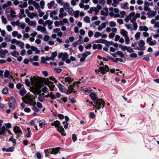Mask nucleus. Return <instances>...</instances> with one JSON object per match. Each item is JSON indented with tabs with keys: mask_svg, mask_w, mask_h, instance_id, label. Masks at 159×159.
<instances>
[{
	"mask_svg": "<svg viewBox=\"0 0 159 159\" xmlns=\"http://www.w3.org/2000/svg\"><path fill=\"white\" fill-rule=\"evenodd\" d=\"M30 82L28 79L25 80V84L28 86H30L31 85L33 87V93L34 94H38L40 92V89L41 86V82L38 79L31 76L30 79Z\"/></svg>",
	"mask_w": 159,
	"mask_h": 159,
	"instance_id": "obj_1",
	"label": "nucleus"
},
{
	"mask_svg": "<svg viewBox=\"0 0 159 159\" xmlns=\"http://www.w3.org/2000/svg\"><path fill=\"white\" fill-rule=\"evenodd\" d=\"M24 99V102L26 104L30 106L36 104L34 97L29 93L26 95Z\"/></svg>",
	"mask_w": 159,
	"mask_h": 159,
	"instance_id": "obj_2",
	"label": "nucleus"
},
{
	"mask_svg": "<svg viewBox=\"0 0 159 159\" xmlns=\"http://www.w3.org/2000/svg\"><path fill=\"white\" fill-rule=\"evenodd\" d=\"M52 126H54L56 128H57V130L60 132L62 136H65L66 133H65V130L62 126H61L60 122L58 120L54 121L53 123L51 124Z\"/></svg>",
	"mask_w": 159,
	"mask_h": 159,
	"instance_id": "obj_3",
	"label": "nucleus"
},
{
	"mask_svg": "<svg viewBox=\"0 0 159 159\" xmlns=\"http://www.w3.org/2000/svg\"><path fill=\"white\" fill-rule=\"evenodd\" d=\"M110 12L109 14L111 17H114L115 18L120 17V15L119 13V10L118 8H113L112 7H110L109 8Z\"/></svg>",
	"mask_w": 159,
	"mask_h": 159,
	"instance_id": "obj_4",
	"label": "nucleus"
},
{
	"mask_svg": "<svg viewBox=\"0 0 159 159\" xmlns=\"http://www.w3.org/2000/svg\"><path fill=\"white\" fill-rule=\"evenodd\" d=\"M94 103V107L97 110H99L101 108H103L104 106L105 102L102 99H97Z\"/></svg>",
	"mask_w": 159,
	"mask_h": 159,
	"instance_id": "obj_5",
	"label": "nucleus"
},
{
	"mask_svg": "<svg viewBox=\"0 0 159 159\" xmlns=\"http://www.w3.org/2000/svg\"><path fill=\"white\" fill-rule=\"evenodd\" d=\"M135 12L134 11L131 12L129 15L126 17L125 19V21L128 22L130 20L132 23L135 22L136 18L135 16Z\"/></svg>",
	"mask_w": 159,
	"mask_h": 159,
	"instance_id": "obj_6",
	"label": "nucleus"
},
{
	"mask_svg": "<svg viewBox=\"0 0 159 159\" xmlns=\"http://www.w3.org/2000/svg\"><path fill=\"white\" fill-rule=\"evenodd\" d=\"M6 13L10 12V16L8 17L9 19L12 20L14 18L16 17V12L12 10L11 8H7L6 10Z\"/></svg>",
	"mask_w": 159,
	"mask_h": 159,
	"instance_id": "obj_7",
	"label": "nucleus"
},
{
	"mask_svg": "<svg viewBox=\"0 0 159 159\" xmlns=\"http://www.w3.org/2000/svg\"><path fill=\"white\" fill-rule=\"evenodd\" d=\"M109 70L108 67L107 65H105L104 66L100 67H99V70H96L95 71L97 73L101 71V73L102 74H105L106 72H108Z\"/></svg>",
	"mask_w": 159,
	"mask_h": 159,
	"instance_id": "obj_8",
	"label": "nucleus"
},
{
	"mask_svg": "<svg viewBox=\"0 0 159 159\" xmlns=\"http://www.w3.org/2000/svg\"><path fill=\"white\" fill-rule=\"evenodd\" d=\"M145 44V42L143 40H140L138 43L139 47H138L136 49L140 50H144L145 48L144 46Z\"/></svg>",
	"mask_w": 159,
	"mask_h": 159,
	"instance_id": "obj_9",
	"label": "nucleus"
},
{
	"mask_svg": "<svg viewBox=\"0 0 159 159\" xmlns=\"http://www.w3.org/2000/svg\"><path fill=\"white\" fill-rule=\"evenodd\" d=\"M13 131L17 135L20 136L22 134V131L20 128L17 126L14 127Z\"/></svg>",
	"mask_w": 159,
	"mask_h": 159,
	"instance_id": "obj_10",
	"label": "nucleus"
},
{
	"mask_svg": "<svg viewBox=\"0 0 159 159\" xmlns=\"http://www.w3.org/2000/svg\"><path fill=\"white\" fill-rule=\"evenodd\" d=\"M15 99L13 97H11L9 102V107L14 109L15 107Z\"/></svg>",
	"mask_w": 159,
	"mask_h": 159,
	"instance_id": "obj_11",
	"label": "nucleus"
},
{
	"mask_svg": "<svg viewBox=\"0 0 159 159\" xmlns=\"http://www.w3.org/2000/svg\"><path fill=\"white\" fill-rule=\"evenodd\" d=\"M45 26H42L41 25H39L37 27V30L38 31H40L44 34H47L48 32H47Z\"/></svg>",
	"mask_w": 159,
	"mask_h": 159,
	"instance_id": "obj_12",
	"label": "nucleus"
},
{
	"mask_svg": "<svg viewBox=\"0 0 159 159\" xmlns=\"http://www.w3.org/2000/svg\"><path fill=\"white\" fill-rule=\"evenodd\" d=\"M25 20L26 22L28 23L30 26H34L36 25L35 21L30 20L28 18H26L25 19Z\"/></svg>",
	"mask_w": 159,
	"mask_h": 159,
	"instance_id": "obj_13",
	"label": "nucleus"
},
{
	"mask_svg": "<svg viewBox=\"0 0 159 159\" xmlns=\"http://www.w3.org/2000/svg\"><path fill=\"white\" fill-rule=\"evenodd\" d=\"M57 4H55V2L54 1H52L48 3L47 6L49 9H51L52 8H55Z\"/></svg>",
	"mask_w": 159,
	"mask_h": 159,
	"instance_id": "obj_14",
	"label": "nucleus"
},
{
	"mask_svg": "<svg viewBox=\"0 0 159 159\" xmlns=\"http://www.w3.org/2000/svg\"><path fill=\"white\" fill-rule=\"evenodd\" d=\"M74 85H70L69 87V89L67 90L66 91V94L68 93H71L72 92L74 93H75L76 92L75 89H74Z\"/></svg>",
	"mask_w": 159,
	"mask_h": 159,
	"instance_id": "obj_15",
	"label": "nucleus"
},
{
	"mask_svg": "<svg viewBox=\"0 0 159 159\" xmlns=\"http://www.w3.org/2000/svg\"><path fill=\"white\" fill-rule=\"evenodd\" d=\"M144 10L145 11H149L150 10V8L149 7L150 3L146 1L144 2Z\"/></svg>",
	"mask_w": 159,
	"mask_h": 159,
	"instance_id": "obj_16",
	"label": "nucleus"
},
{
	"mask_svg": "<svg viewBox=\"0 0 159 159\" xmlns=\"http://www.w3.org/2000/svg\"><path fill=\"white\" fill-rule=\"evenodd\" d=\"M57 87L61 92L66 93V90H65V87L62 85L59 84L57 85Z\"/></svg>",
	"mask_w": 159,
	"mask_h": 159,
	"instance_id": "obj_17",
	"label": "nucleus"
},
{
	"mask_svg": "<svg viewBox=\"0 0 159 159\" xmlns=\"http://www.w3.org/2000/svg\"><path fill=\"white\" fill-rule=\"evenodd\" d=\"M157 13L156 11H149L147 13V14L149 17H153L155 16Z\"/></svg>",
	"mask_w": 159,
	"mask_h": 159,
	"instance_id": "obj_18",
	"label": "nucleus"
},
{
	"mask_svg": "<svg viewBox=\"0 0 159 159\" xmlns=\"http://www.w3.org/2000/svg\"><path fill=\"white\" fill-rule=\"evenodd\" d=\"M90 96L94 102H95V101H96L97 99H98L97 95L95 93H91L90 94Z\"/></svg>",
	"mask_w": 159,
	"mask_h": 159,
	"instance_id": "obj_19",
	"label": "nucleus"
},
{
	"mask_svg": "<svg viewBox=\"0 0 159 159\" xmlns=\"http://www.w3.org/2000/svg\"><path fill=\"white\" fill-rule=\"evenodd\" d=\"M120 34L124 38L128 36V32L124 29H122L120 31Z\"/></svg>",
	"mask_w": 159,
	"mask_h": 159,
	"instance_id": "obj_20",
	"label": "nucleus"
},
{
	"mask_svg": "<svg viewBox=\"0 0 159 159\" xmlns=\"http://www.w3.org/2000/svg\"><path fill=\"white\" fill-rule=\"evenodd\" d=\"M90 0H80L81 3L79 4V6L81 8H83L84 7V3H88Z\"/></svg>",
	"mask_w": 159,
	"mask_h": 159,
	"instance_id": "obj_21",
	"label": "nucleus"
},
{
	"mask_svg": "<svg viewBox=\"0 0 159 159\" xmlns=\"http://www.w3.org/2000/svg\"><path fill=\"white\" fill-rule=\"evenodd\" d=\"M148 28L146 26L141 25L139 26V30L141 31L147 32L148 30Z\"/></svg>",
	"mask_w": 159,
	"mask_h": 159,
	"instance_id": "obj_22",
	"label": "nucleus"
},
{
	"mask_svg": "<svg viewBox=\"0 0 159 159\" xmlns=\"http://www.w3.org/2000/svg\"><path fill=\"white\" fill-rule=\"evenodd\" d=\"M106 24L105 22L102 23L101 25H99L98 30V31H101L103 29L106 28Z\"/></svg>",
	"mask_w": 159,
	"mask_h": 159,
	"instance_id": "obj_23",
	"label": "nucleus"
},
{
	"mask_svg": "<svg viewBox=\"0 0 159 159\" xmlns=\"http://www.w3.org/2000/svg\"><path fill=\"white\" fill-rule=\"evenodd\" d=\"M78 57L79 58H80V62H83L85 60V59L86 57L83 54H79L78 56Z\"/></svg>",
	"mask_w": 159,
	"mask_h": 159,
	"instance_id": "obj_24",
	"label": "nucleus"
},
{
	"mask_svg": "<svg viewBox=\"0 0 159 159\" xmlns=\"http://www.w3.org/2000/svg\"><path fill=\"white\" fill-rule=\"evenodd\" d=\"M65 82L69 84H71L73 81V79L69 77H65L64 79Z\"/></svg>",
	"mask_w": 159,
	"mask_h": 159,
	"instance_id": "obj_25",
	"label": "nucleus"
},
{
	"mask_svg": "<svg viewBox=\"0 0 159 159\" xmlns=\"http://www.w3.org/2000/svg\"><path fill=\"white\" fill-rule=\"evenodd\" d=\"M60 149V148L59 147L52 149L51 154H57Z\"/></svg>",
	"mask_w": 159,
	"mask_h": 159,
	"instance_id": "obj_26",
	"label": "nucleus"
},
{
	"mask_svg": "<svg viewBox=\"0 0 159 159\" xmlns=\"http://www.w3.org/2000/svg\"><path fill=\"white\" fill-rule=\"evenodd\" d=\"M8 52V51L7 50H0V57L3 58L5 56V54Z\"/></svg>",
	"mask_w": 159,
	"mask_h": 159,
	"instance_id": "obj_27",
	"label": "nucleus"
},
{
	"mask_svg": "<svg viewBox=\"0 0 159 159\" xmlns=\"http://www.w3.org/2000/svg\"><path fill=\"white\" fill-rule=\"evenodd\" d=\"M12 2L10 1H7V2L2 5V8L5 9L6 8L11 5Z\"/></svg>",
	"mask_w": 159,
	"mask_h": 159,
	"instance_id": "obj_28",
	"label": "nucleus"
},
{
	"mask_svg": "<svg viewBox=\"0 0 159 159\" xmlns=\"http://www.w3.org/2000/svg\"><path fill=\"white\" fill-rule=\"evenodd\" d=\"M30 48L31 50L33 51H34L36 54H39L40 52V50L38 49V48L34 46H31Z\"/></svg>",
	"mask_w": 159,
	"mask_h": 159,
	"instance_id": "obj_29",
	"label": "nucleus"
},
{
	"mask_svg": "<svg viewBox=\"0 0 159 159\" xmlns=\"http://www.w3.org/2000/svg\"><path fill=\"white\" fill-rule=\"evenodd\" d=\"M53 21L52 20H46L43 23V25L44 26H46L47 25H51L53 24Z\"/></svg>",
	"mask_w": 159,
	"mask_h": 159,
	"instance_id": "obj_30",
	"label": "nucleus"
},
{
	"mask_svg": "<svg viewBox=\"0 0 159 159\" xmlns=\"http://www.w3.org/2000/svg\"><path fill=\"white\" fill-rule=\"evenodd\" d=\"M100 23L101 22L100 20L96 21L94 23H93L90 25V26L91 27L95 28L96 27L95 25H99Z\"/></svg>",
	"mask_w": 159,
	"mask_h": 159,
	"instance_id": "obj_31",
	"label": "nucleus"
},
{
	"mask_svg": "<svg viewBox=\"0 0 159 159\" xmlns=\"http://www.w3.org/2000/svg\"><path fill=\"white\" fill-rule=\"evenodd\" d=\"M128 5V3L127 2H125V3H122L120 4V7L121 8L127 10L129 8Z\"/></svg>",
	"mask_w": 159,
	"mask_h": 159,
	"instance_id": "obj_32",
	"label": "nucleus"
},
{
	"mask_svg": "<svg viewBox=\"0 0 159 159\" xmlns=\"http://www.w3.org/2000/svg\"><path fill=\"white\" fill-rule=\"evenodd\" d=\"M37 14L34 12L30 13L28 14V16L31 19H33L35 17H37Z\"/></svg>",
	"mask_w": 159,
	"mask_h": 159,
	"instance_id": "obj_33",
	"label": "nucleus"
},
{
	"mask_svg": "<svg viewBox=\"0 0 159 159\" xmlns=\"http://www.w3.org/2000/svg\"><path fill=\"white\" fill-rule=\"evenodd\" d=\"M45 94L43 93L39 94L38 98L40 102H43L45 98Z\"/></svg>",
	"mask_w": 159,
	"mask_h": 159,
	"instance_id": "obj_34",
	"label": "nucleus"
},
{
	"mask_svg": "<svg viewBox=\"0 0 159 159\" xmlns=\"http://www.w3.org/2000/svg\"><path fill=\"white\" fill-rule=\"evenodd\" d=\"M60 25H64L65 24L69 23L67 19L66 18L63 19L62 20H60Z\"/></svg>",
	"mask_w": 159,
	"mask_h": 159,
	"instance_id": "obj_35",
	"label": "nucleus"
},
{
	"mask_svg": "<svg viewBox=\"0 0 159 159\" xmlns=\"http://www.w3.org/2000/svg\"><path fill=\"white\" fill-rule=\"evenodd\" d=\"M16 45L18 46L21 49H23L24 48V44L23 42L19 41H18Z\"/></svg>",
	"mask_w": 159,
	"mask_h": 159,
	"instance_id": "obj_36",
	"label": "nucleus"
},
{
	"mask_svg": "<svg viewBox=\"0 0 159 159\" xmlns=\"http://www.w3.org/2000/svg\"><path fill=\"white\" fill-rule=\"evenodd\" d=\"M47 85L48 86L50 90L52 91L54 90L55 85L52 82H51L50 83H49L47 84Z\"/></svg>",
	"mask_w": 159,
	"mask_h": 159,
	"instance_id": "obj_37",
	"label": "nucleus"
},
{
	"mask_svg": "<svg viewBox=\"0 0 159 159\" xmlns=\"http://www.w3.org/2000/svg\"><path fill=\"white\" fill-rule=\"evenodd\" d=\"M4 40L8 42L11 41V36L10 35L7 34L5 36Z\"/></svg>",
	"mask_w": 159,
	"mask_h": 159,
	"instance_id": "obj_38",
	"label": "nucleus"
},
{
	"mask_svg": "<svg viewBox=\"0 0 159 159\" xmlns=\"http://www.w3.org/2000/svg\"><path fill=\"white\" fill-rule=\"evenodd\" d=\"M26 92V90L25 89L22 88H21L20 90V94L21 96H23L24 95Z\"/></svg>",
	"mask_w": 159,
	"mask_h": 159,
	"instance_id": "obj_39",
	"label": "nucleus"
},
{
	"mask_svg": "<svg viewBox=\"0 0 159 159\" xmlns=\"http://www.w3.org/2000/svg\"><path fill=\"white\" fill-rule=\"evenodd\" d=\"M6 132V128L5 126H3L0 130V135H3Z\"/></svg>",
	"mask_w": 159,
	"mask_h": 159,
	"instance_id": "obj_40",
	"label": "nucleus"
},
{
	"mask_svg": "<svg viewBox=\"0 0 159 159\" xmlns=\"http://www.w3.org/2000/svg\"><path fill=\"white\" fill-rule=\"evenodd\" d=\"M68 12L70 15L73 16L74 13V11L72 8L70 7L68 9Z\"/></svg>",
	"mask_w": 159,
	"mask_h": 159,
	"instance_id": "obj_41",
	"label": "nucleus"
},
{
	"mask_svg": "<svg viewBox=\"0 0 159 159\" xmlns=\"http://www.w3.org/2000/svg\"><path fill=\"white\" fill-rule=\"evenodd\" d=\"M36 105H31L32 106L31 108L35 112H38L39 111V109L37 108L36 106Z\"/></svg>",
	"mask_w": 159,
	"mask_h": 159,
	"instance_id": "obj_42",
	"label": "nucleus"
},
{
	"mask_svg": "<svg viewBox=\"0 0 159 159\" xmlns=\"http://www.w3.org/2000/svg\"><path fill=\"white\" fill-rule=\"evenodd\" d=\"M84 20L85 22L89 23L90 22V17L88 16H86L84 18Z\"/></svg>",
	"mask_w": 159,
	"mask_h": 159,
	"instance_id": "obj_43",
	"label": "nucleus"
},
{
	"mask_svg": "<svg viewBox=\"0 0 159 159\" xmlns=\"http://www.w3.org/2000/svg\"><path fill=\"white\" fill-rule=\"evenodd\" d=\"M32 4L35 7L36 9L38 10L39 8V3H37L35 1L33 2Z\"/></svg>",
	"mask_w": 159,
	"mask_h": 159,
	"instance_id": "obj_44",
	"label": "nucleus"
},
{
	"mask_svg": "<svg viewBox=\"0 0 159 159\" xmlns=\"http://www.w3.org/2000/svg\"><path fill=\"white\" fill-rule=\"evenodd\" d=\"M57 12V10H54L50 13V16L51 17H53L54 15H56Z\"/></svg>",
	"mask_w": 159,
	"mask_h": 159,
	"instance_id": "obj_45",
	"label": "nucleus"
},
{
	"mask_svg": "<svg viewBox=\"0 0 159 159\" xmlns=\"http://www.w3.org/2000/svg\"><path fill=\"white\" fill-rule=\"evenodd\" d=\"M57 55V53L56 51L53 52L52 53V56L51 57L52 60H54L55 59V57Z\"/></svg>",
	"mask_w": 159,
	"mask_h": 159,
	"instance_id": "obj_46",
	"label": "nucleus"
},
{
	"mask_svg": "<svg viewBox=\"0 0 159 159\" xmlns=\"http://www.w3.org/2000/svg\"><path fill=\"white\" fill-rule=\"evenodd\" d=\"M102 35V33L98 32H96L94 33V37L95 38H98L101 36Z\"/></svg>",
	"mask_w": 159,
	"mask_h": 159,
	"instance_id": "obj_47",
	"label": "nucleus"
},
{
	"mask_svg": "<svg viewBox=\"0 0 159 159\" xmlns=\"http://www.w3.org/2000/svg\"><path fill=\"white\" fill-rule=\"evenodd\" d=\"M80 39H78L77 41L73 42L72 43V46L74 47H76L78 45L80 44Z\"/></svg>",
	"mask_w": 159,
	"mask_h": 159,
	"instance_id": "obj_48",
	"label": "nucleus"
},
{
	"mask_svg": "<svg viewBox=\"0 0 159 159\" xmlns=\"http://www.w3.org/2000/svg\"><path fill=\"white\" fill-rule=\"evenodd\" d=\"M70 4L68 2H66L63 4V8L65 10H68L70 7Z\"/></svg>",
	"mask_w": 159,
	"mask_h": 159,
	"instance_id": "obj_49",
	"label": "nucleus"
},
{
	"mask_svg": "<svg viewBox=\"0 0 159 159\" xmlns=\"http://www.w3.org/2000/svg\"><path fill=\"white\" fill-rule=\"evenodd\" d=\"M92 90V89L90 88H87L85 89L84 90V93L85 94L87 95L88 94V93L90 92Z\"/></svg>",
	"mask_w": 159,
	"mask_h": 159,
	"instance_id": "obj_50",
	"label": "nucleus"
},
{
	"mask_svg": "<svg viewBox=\"0 0 159 159\" xmlns=\"http://www.w3.org/2000/svg\"><path fill=\"white\" fill-rule=\"evenodd\" d=\"M68 57V55L67 53L66 52L63 53V56L62 58L63 61H64L66 60Z\"/></svg>",
	"mask_w": 159,
	"mask_h": 159,
	"instance_id": "obj_51",
	"label": "nucleus"
},
{
	"mask_svg": "<svg viewBox=\"0 0 159 159\" xmlns=\"http://www.w3.org/2000/svg\"><path fill=\"white\" fill-rule=\"evenodd\" d=\"M11 54L12 56L15 57H17L19 55V53L17 52L16 51H14L13 52H12Z\"/></svg>",
	"mask_w": 159,
	"mask_h": 159,
	"instance_id": "obj_52",
	"label": "nucleus"
},
{
	"mask_svg": "<svg viewBox=\"0 0 159 159\" xmlns=\"http://www.w3.org/2000/svg\"><path fill=\"white\" fill-rule=\"evenodd\" d=\"M10 74V72L8 70H6L4 74V76L5 78H7Z\"/></svg>",
	"mask_w": 159,
	"mask_h": 159,
	"instance_id": "obj_53",
	"label": "nucleus"
},
{
	"mask_svg": "<svg viewBox=\"0 0 159 159\" xmlns=\"http://www.w3.org/2000/svg\"><path fill=\"white\" fill-rule=\"evenodd\" d=\"M49 97L52 99L54 100L56 99L55 95L53 94V93L52 92L49 93Z\"/></svg>",
	"mask_w": 159,
	"mask_h": 159,
	"instance_id": "obj_54",
	"label": "nucleus"
},
{
	"mask_svg": "<svg viewBox=\"0 0 159 159\" xmlns=\"http://www.w3.org/2000/svg\"><path fill=\"white\" fill-rule=\"evenodd\" d=\"M79 0H72L71 1V5L73 6H75L76 5V2H78Z\"/></svg>",
	"mask_w": 159,
	"mask_h": 159,
	"instance_id": "obj_55",
	"label": "nucleus"
},
{
	"mask_svg": "<svg viewBox=\"0 0 159 159\" xmlns=\"http://www.w3.org/2000/svg\"><path fill=\"white\" fill-rule=\"evenodd\" d=\"M80 11L79 10H76L74 11V16L75 17L77 18L78 17L79 15Z\"/></svg>",
	"mask_w": 159,
	"mask_h": 159,
	"instance_id": "obj_56",
	"label": "nucleus"
},
{
	"mask_svg": "<svg viewBox=\"0 0 159 159\" xmlns=\"http://www.w3.org/2000/svg\"><path fill=\"white\" fill-rule=\"evenodd\" d=\"M109 26L111 27H114L116 26V22L113 21H111L109 22Z\"/></svg>",
	"mask_w": 159,
	"mask_h": 159,
	"instance_id": "obj_57",
	"label": "nucleus"
},
{
	"mask_svg": "<svg viewBox=\"0 0 159 159\" xmlns=\"http://www.w3.org/2000/svg\"><path fill=\"white\" fill-rule=\"evenodd\" d=\"M40 8L42 9H44V6L45 5L44 1L43 0H41L40 2Z\"/></svg>",
	"mask_w": 159,
	"mask_h": 159,
	"instance_id": "obj_58",
	"label": "nucleus"
},
{
	"mask_svg": "<svg viewBox=\"0 0 159 159\" xmlns=\"http://www.w3.org/2000/svg\"><path fill=\"white\" fill-rule=\"evenodd\" d=\"M106 40L103 39H99L96 41V42L100 43H105Z\"/></svg>",
	"mask_w": 159,
	"mask_h": 159,
	"instance_id": "obj_59",
	"label": "nucleus"
},
{
	"mask_svg": "<svg viewBox=\"0 0 159 159\" xmlns=\"http://www.w3.org/2000/svg\"><path fill=\"white\" fill-rule=\"evenodd\" d=\"M140 33L139 32L137 33L135 35V38L136 40H138L140 36Z\"/></svg>",
	"mask_w": 159,
	"mask_h": 159,
	"instance_id": "obj_60",
	"label": "nucleus"
},
{
	"mask_svg": "<svg viewBox=\"0 0 159 159\" xmlns=\"http://www.w3.org/2000/svg\"><path fill=\"white\" fill-rule=\"evenodd\" d=\"M2 20V22L4 24H6L7 23V21L6 19L4 17V16H2L1 17Z\"/></svg>",
	"mask_w": 159,
	"mask_h": 159,
	"instance_id": "obj_61",
	"label": "nucleus"
},
{
	"mask_svg": "<svg viewBox=\"0 0 159 159\" xmlns=\"http://www.w3.org/2000/svg\"><path fill=\"white\" fill-rule=\"evenodd\" d=\"M116 54L119 55L121 57H124V54L120 51H117L116 52Z\"/></svg>",
	"mask_w": 159,
	"mask_h": 159,
	"instance_id": "obj_62",
	"label": "nucleus"
},
{
	"mask_svg": "<svg viewBox=\"0 0 159 159\" xmlns=\"http://www.w3.org/2000/svg\"><path fill=\"white\" fill-rule=\"evenodd\" d=\"M105 45L106 46L109 47L110 45H112L113 44V42L112 41L109 42L107 40L106 41Z\"/></svg>",
	"mask_w": 159,
	"mask_h": 159,
	"instance_id": "obj_63",
	"label": "nucleus"
},
{
	"mask_svg": "<svg viewBox=\"0 0 159 159\" xmlns=\"http://www.w3.org/2000/svg\"><path fill=\"white\" fill-rule=\"evenodd\" d=\"M2 92L3 94H6L8 92V89L7 88H4L2 90Z\"/></svg>",
	"mask_w": 159,
	"mask_h": 159,
	"instance_id": "obj_64",
	"label": "nucleus"
}]
</instances>
